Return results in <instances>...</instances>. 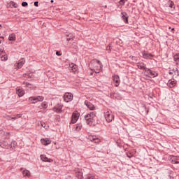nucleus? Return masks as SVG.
Listing matches in <instances>:
<instances>
[{"label":"nucleus","mask_w":179,"mask_h":179,"mask_svg":"<svg viewBox=\"0 0 179 179\" xmlns=\"http://www.w3.org/2000/svg\"><path fill=\"white\" fill-rule=\"evenodd\" d=\"M86 123L88 125H92L93 124V121H94V118H96V114L92 112L90 114L85 116Z\"/></svg>","instance_id":"obj_1"},{"label":"nucleus","mask_w":179,"mask_h":179,"mask_svg":"<svg viewBox=\"0 0 179 179\" xmlns=\"http://www.w3.org/2000/svg\"><path fill=\"white\" fill-rule=\"evenodd\" d=\"M91 65H93V69L96 72V73H99L100 69H101V64L100 63V61L94 60L92 62Z\"/></svg>","instance_id":"obj_2"},{"label":"nucleus","mask_w":179,"mask_h":179,"mask_svg":"<svg viewBox=\"0 0 179 179\" xmlns=\"http://www.w3.org/2000/svg\"><path fill=\"white\" fill-rule=\"evenodd\" d=\"M43 100L44 96H31L29 98V101L32 104H36V103H38V101H43Z\"/></svg>","instance_id":"obj_3"},{"label":"nucleus","mask_w":179,"mask_h":179,"mask_svg":"<svg viewBox=\"0 0 179 179\" xmlns=\"http://www.w3.org/2000/svg\"><path fill=\"white\" fill-rule=\"evenodd\" d=\"M144 74L145 75V76H148V78H156V76H157V73L148 68L144 69Z\"/></svg>","instance_id":"obj_4"},{"label":"nucleus","mask_w":179,"mask_h":179,"mask_svg":"<svg viewBox=\"0 0 179 179\" xmlns=\"http://www.w3.org/2000/svg\"><path fill=\"white\" fill-rule=\"evenodd\" d=\"M63 99L66 103H69V101H72V100H73V95L71 93L66 92Z\"/></svg>","instance_id":"obj_5"},{"label":"nucleus","mask_w":179,"mask_h":179,"mask_svg":"<svg viewBox=\"0 0 179 179\" xmlns=\"http://www.w3.org/2000/svg\"><path fill=\"white\" fill-rule=\"evenodd\" d=\"M105 118L107 122H111L113 120H114V115H113V112L111 110H108L105 113Z\"/></svg>","instance_id":"obj_6"},{"label":"nucleus","mask_w":179,"mask_h":179,"mask_svg":"<svg viewBox=\"0 0 179 179\" xmlns=\"http://www.w3.org/2000/svg\"><path fill=\"white\" fill-rule=\"evenodd\" d=\"M26 62V60L24 59H21L18 61V62L15 64V69H20L23 65H24Z\"/></svg>","instance_id":"obj_7"},{"label":"nucleus","mask_w":179,"mask_h":179,"mask_svg":"<svg viewBox=\"0 0 179 179\" xmlns=\"http://www.w3.org/2000/svg\"><path fill=\"white\" fill-rule=\"evenodd\" d=\"M79 113L78 112H74L72 115L71 117V124H76L78 122V120H79Z\"/></svg>","instance_id":"obj_8"},{"label":"nucleus","mask_w":179,"mask_h":179,"mask_svg":"<svg viewBox=\"0 0 179 179\" xmlns=\"http://www.w3.org/2000/svg\"><path fill=\"white\" fill-rule=\"evenodd\" d=\"M24 90L20 87H16V94H17L18 96L20 97H23L24 96Z\"/></svg>","instance_id":"obj_9"},{"label":"nucleus","mask_w":179,"mask_h":179,"mask_svg":"<svg viewBox=\"0 0 179 179\" xmlns=\"http://www.w3.org/2000/svg\"><path fill=\"white\" fill-rule=\"evenodd\" d=\"M113 82L115 83V86L118 87L120 86V83H121V80H120V76L115 75L113 76Z\"/></svg>","instance_id":"obj_10"},{"label":"nucleus","mask_w":179,"mask_h":179,"mask_svg":"<svg viewBox=\"0 0 179 179\" xmlns=\"http://www.w3.org/2000/svg\"><path fill=\"white\" fill-rule=\"evenodd\" d=\"M41 159L42 160V162H46L48 163H52L54 162L52 159H49L45 155H41Z\"/></svg>","instance_id":"obj_11"},{"label":"nucleus","mask_w":179,"mask_h":179,"mask_svg":"<svg viewBox=\"0 0 179 179\" xmlns=\"http://www.w3.org/2000/svg\"><path fill=\"white\" fill-rule=\"evenodd\" d=\"M41 143L42 145H44L45 146H48V145L51 144V139L46 138H42L41 139Z\"/></svg>","instance_id":"obj_12"},{"label":"nucleus","mask_w":179,"mask_h":179,"mask_svg":"<svg viewBox=\"0 0 179 179\" xmlns=\"http://www.w3.org/2000/svg\"><path fill=\"white\" fill-rule=\"evenodd\" d=\"M88 139L91 141V142H94L95 143H100V140L96 136H89Z\"/></svg>","instance_id":"obj_13"},{"label":"nucleus","mask_w":179,"mask_h":179,"mask_svg":"<svg viewBox=\"0 0 179 179\" xmlns=\"http://www.w3.org/2000/svg\"><path fill=\"white\" fill-rule=\"evenodd\" d=\"M0 148H2V149H9V143H8V141H3L0 142Z\"/></svg>","instance_id":"obj_14"},{"label":"nucleus","mask_w":179,"mask_h":179,"mask_svg":"<svg viewBox=\"0 0 179 179\" xmlns=\"http://www.w3.org/2000/svg\"><path fill=\"white\" fill-rule=\"evenodd\" d=\"M177 85V81L174 79L168 81V86L169 87H174Z\"/></svg>","instance_id":"obj_15"},{"label":"nucleus","mask_w":179,"mask_h":179,"mask_svg":"<svg viewBox=\"0 0 179 179\" xmlns=\"http://www.w3.org/2000/svg\"><path fill=\"white\" fill-rule=\"evenodd\" d=\"M0 58L2 61L8 60V55H6V54H5V52H3V50L0 51Z\"/></svg>","instance_id":"obj_16"},{"label":"nucleus","mask_w":179,"mask_h":179,"mask_svg":"<svg viewBox=\"0 0 179 179\" xmlns=\"http://www.w3.org/2000/svg\"><path fill=\"white\" fill-rule=\"evenodd\" d=\"M142 54H143V58H145L146 59H150V58H152V57H153V55L152 54H150L146 51H143Z\"/></svg>","instance_id":"obj_17"},{"label":"nucleus","mask_w":179,"mask_h":179,"mask_svg":"<svg viewBox=\"0 0 179 179\" xmlns=\"http://www.w3.org/2000/svg\"><path fill=\"white\" fill-rule=\"evenodd\" d=\"M76 176L78 179H83V172H82V170L78 169L76 172Z\"/></svg>","instance_id":"obj_18"},{"label":"nucleus","mask_w":179,"mask_h":179,"mask_svg":"<svg viewBox=\"0 0 179 179\" xmlns=\"http://www.w3.org/2000/svg\"><path fill=\"white\" fill-rule=\"evenodd\" d=\"M85 106H87V108H89L90 110H95L94 105H93L92 103L87 101H85Z\"/></svg>","instance_id":"obj_19"},{"label":"nucleus","mask_w":179,"mask_h":179,"mask_svg":"<svg viewBox=\"0 0 179 179\" xmlns=\"http://www.w3.org/2000/svg\"><path fill=\"white\" fill-rule=\"evenodd\" d=\"M169 73H170V75H173V76H179L178 69H177V68L173 69V70L170 71Z\"/></svg>","instance_id":"obj_20"},{"label":"nucleus","mask_w":179,"mask_h":179,"mask_svg":"<svg viewBox=\"0 0 179 179\" xmlns=\"http://www.w3.org/2000/svg\"><path fill=\"white\" fill-rule=\"evenodd\" d=\"M9 148L10 149H11L12 150H13L14 149H16V147L17 146V143H16V141H13L10 143V145H9Z\"/></svg>","instance_id":"obj_21"},{"label":"nucleus","mask_w":179,"mask_h":179,"mask_svg":"<svg viewBox=\"0 0 179 179\" xmlns=\"http://www.w3.org/2000/svg\"><path fill=\"white\" fill-rule=\"evenodd\" d=\"M122 19L125 23H128V15L125 13H122Z\"/></svg>","instance_id":"obj_22"},{"label":"nucleus","mask_w":179,"mask_h":179,"mask_svg":"<svg viewBox=\"0 0 179 179\" xmlns=\"http://www.w3.org/2000/svg\"><path fill=\"white\" fill-rule=\"evenodd\" d=\"M9 41H16V34H11L8 36Z\"/></svg>","instance_id":"obj_23"},{"label":"nucleus","mask_w":179,"mask_h":179,"mask_svg":"<svg viewBox=\"0 0 179 179\" xmlns=\"http://www.w3.org/2000/svg\"><path fill=\"white\" fill-rule=\"evenodd\" d=\"M53 110L56 113H62V106H56L53 108Z\"/></svg>","instance_id":"obj_24"},{"label":"nucleus","mask_w":179,"mask_h":179,"mask_svg":"<svg viewBox=\"0 0 179 179\" xmlns=\"http://www.w3.org/2000/svg\"><path fill=\"white\" fill-rule=\"evenodd\" d=\"M22 176L24 177H30V171L29 170H27V169L24 170L22 171Z\"/></svg>","instance_id":"obj_25"},{"label":"nucleus","mask_w":179,"mask_h":179,"mask_svg":"<svg viewBox=\"0 0 179 179\" xmlns=\"http://www.w3.org/2000/svg\"><path fill=\"white\" fill-rule=\"evenodd\" d=\"M172 163L177 164L179 163V157H173L172 159Z\"/></svg>","instance_id":"obj_26"},{"label":"nucleus","mask_w":179,"mask_h":179,"mask_svg":"<svg viewBox=\"0 0 179 179\" xmlns=\"http://www.w3.org/2000/svg\"><path fill=\"white\" fill-rule=\"evenodd\" d=\"M137 66L139 69H144L145 70V66H146V65L145 64V63H138L137 64Z\"/></svg>","instance_id":"obj_27"},{"label":"nucleus","mask_w":179,"mask_h":179,"mask_svg":"<svg viewBox=\"0 0 179 179\" xmlns=\"http://www.w3.org/2000/svg\"><path fill=\"white\" fill-rule=\"evenodd\" d=\"M70 68H71V71L72 72H76L78 71V66L75 64H72Z\"/></svg>","instance_id":"obj_28"},{"label":"nucleus","mask_w":179,"mask_h":179,"mask_svg":"<svg viewBox=\"0 0 179 179\" xmlns=\"http://www.w3.org/2000/svg\"><path fill=\"white\" fill-rule=\"evenodd\" d=\"M41 125V127L43 128H45V129H48V127L45 126V123L43 122H38V125Z\"/></svg>","instance_id":"obj_29"},{"label":"nucleus","mask_w":179,"mask_h":179,"mask_svg":"<svg viewBox=\"0 0 179 179\" xmlns=\"http://www.w3.org/2000/svg\"><path fill=\"white\" fill-rule=\"evenodd\" d=\"M41 108H47L48 107V105L47 104V102L44 101L41 105Z\"/></svg>","instance_id":"obj_30"},{"label":"nucleus","mask_w":179,"mask_h":179,"mask_svg":"<svg viewBox=\"0 0 179 179\" xmlns=\"http://www.w3.org/2000/svg\"><path fill=\"white\" fill-rule=\"evenodd\" d=\"M169 8H174V2H173V1H169Z\"/></svg>","instance_id":"obj_31"},{"label":"nucleus","mask_w":179,"mask_h":179,"mask_svg":"<svg viewBox=\"0 0 179 179\" xmlns=\"http://www.w3.org/2000/svg\"><path fill=\"white\" fill-rule=\"evenodd\" d=\"M174 61H178L179 59V53H177L176 55L173 56Z\"/></svg>","instance_id":"obj_32"},{"label":"nucleus","mask_w":179,"mask_h":179,"mask_svg":"<svg viewBox=\"0 0 179 179\" xmlns=\"http://www.w3.org/2000/svg\"><path fill=\"white\" fill-rule=\"evenodd\" d=\"M10 5L13 6V8H17V3H16L13 1L10 2Z\"/></svg>","instance_id":"obj_33"},{"label":"nucleus","mask_w":179,"mask_h":179,"mask_svg":"<svg viewBox=\"0 0 179 179\" xmlns=\"http://www.w3.org/2000/svg\"><path fill=\"white\" fill-rule=\"evenodd\" d=\"M125 2H127V0H120L119 1L120 5L124 6L125 5Z\"/></svg>","instance_id":"obj_34"},{"label":"nucleus","mask_w":179,"mask_h":179,"mask_svg":"<svg viewBox=\"0 0 179 179\" xmlns=\"http://www.w3.org/2000/svg\"><path fill=\"white\" fill-rule=\"evenodd\" d=\"M15 118L17 120V118L22 117V114H17V115H15Z\"/></svg>","instance_id":"obj_35"},{"label":"nucleus","mask_w":179,"mask_h":179,"mask_svg":"<svg viewBox=\"0 0 179 179\" xmlns=\"http://www.w3.org/2000/svg\"><path fill=\"white\" fill-rule=\"evenodd\" d=\"M86 179H94V176H92V175H90L87 177Z\"/></svg>","instance_id":"obj_36"},{"label":"nucleus","mask_w":179,"mask_h":179,"mask_svg":"<svg viewBox=\"0 0 179 179\" xmlns=\"http://www.w3.org/2000/svg\"><path fill=\"white\" fill-rule=\"evenodd\" d=\"M24 85H25V86H27V87H29V86H31V85L29 83H24Z\"/></svg>","instance_id":"obj_37"},{"label":"nucleus","mask_w":179,"mask_h":179,"mask_svg":"<svg viewBox=\"0 0 179 179\" xmlns=\"http://www.w3.org/2000/svg\"><path fill=\"white\" fill-rule=\"evenodd\" d=\"M28 3L27 2H22V6H27Z\"/></svg>","instance_id":"obj_38"},{"label":"nucleus","mask_w":179,"mask_h":179,"mask_svg":"<svg viewBox=\"0 0 179 179\" xmlns=\"http://www.w3.org/2000/svg\"><path fill=\"white\" fill-rule=\"evenodd\" d=\"M81 129H82V128L80 127V126H77V127H76V131H80Z\"/></svg>","instance_id":"obj_39"},{"label":"nucleus","mask_w":179,"mask_h":179,"mask_svg":"<svg viewBox=\"0 0 179 179\" xmlns=\"http://www.w3.org/2000/svg\"><path fill=\"white\" fill-rule=\"evenodd\" d=\"M10 118L11 120H17L15 115H12L11 117H10Z\"/></svg>","instance_id":"obj_40"},{"label":"nucleus","mask_w":179,"mask_h":179,"mask_svg":"<svg viewBox=\"0 0 179 179\" xmlns=\"http://www.w3.org/2000/svg\"><path fill=\"white\" fill-rule=\"evenodd\" d=\"M127 156L129 157V159H131V157H132V155L127 153Z\"/></svg>","instance_id":"obj_41"},{"label":"nucleus","mask_w":179,"mask_h":179,"mask_svg":"<svg viewBox=\"0 0 179 179\" xmlns=\"http://www.w3.org/2000/svg\"><path fill=\"white\" fill-rule=\"evenodd\" d=\"M34 6H38V1H35L34 2Z\"/></svg>","instance_id":"obj_42"},{"label":"nucleus","mask_w":179,"mask_h":179,"mask_svg":"<svg viewBox=\"0 0 179 179\" xmlns=\"http://www.w3.org/2000/svg\"><path fill=\"white\" fill-rule=\"evenodd\" d=\"M56 55H59V56L61 55V52L57 51V52H56Z\"/></svg>","instance_id":"obj_43"},{"label":"nucleus","mask_w":179,"mask_h":179,"mask_svg":"<svg viewBox=\"0 0 179 179\" xmlns=\"http://www.w3.org/2000/svg\"><path fill=\"white\" fill-rule=\"evenodd\" d=\"M106 50H110V46H107Z\"/></svg>","instance_id":"obj_44"},{"label":"nucleus","mask_w":179,"mask_h":179,"mask_svg":"<svg viewBox=\"0 0 179 179\" xmlns=\"http://www.w3.org/2000/svg\"><path fill=\"white\" fill-rule=\"evenodd\" d=\"M171 31H174V28H173V29H171Z\"/></svg>","instance_id":"obj_45"},{"label":"nucleus","mask_w":179,"mask_h":179,"mask_svg":"<svg viewBox=\"0 0 179 179\" xmlns=\"http://www.w3.org/2000/svg\"><path fill=\"white\" fill-rule=\"evenodd\" d=\"M69 40H71V38L67 39V41H69Z\"/></svg>","instance_id":"obj_46"},{"label":"nucleus","mask_w":179,"mask_h":179,"mask_svg":"<svg viewBox=\"0 0 179 179\" xmlns=\"http://www.w3.org/2000/svg\"><path fill=\"white\" fill-rule=\"evenodd\" d=\"M51 2H52V3L54 2V0H51Z\"/></svg>","instance_id":"obj_47"},{"label":"nucleus","mask_w":179,"mask_h":179,"mask_svg":"<svg viewBox=\"0 0 179 179\" xmlns=\"http://www.w3.org/2000/svg\"><path fill=\"white\" fill-rule=\"evenodd\" d=\"M1 43H2V41H1V39H0V44H1Z\"/></svg>","instance_id":"obj_48"},{"label":"nucleus","mask_w":179,"mask_h":179,"mask_svg":"<svg viewBox=\"0 0 179 179\" xmlns=\"http://www.w3.org/2000/svg\"><path fill=\"white\" fill-rule=\"evenodd\" d=\"M0 38H3V37H0Z\"/></svg>","instance_id":"obj_49"},{"label":"nucleus","mask_w":179,"mask_h":179,"mask_svg":"<svg viewBox=\"0 0 179 179\" xmlns=\"http://www.w3.org/2000/svg\"><path fill=\"white\" fill-rule=\"evenodd\" d=\"M55 143V145H57V143Z\"/></svg>","instance_id":"obj_50"},{"label":"nucleus","mask_w":179,"mask_h":179,"mask_svg":"<svg viewBox=\"0 0 179 179\" xmlns=\"http://www.w3.org/2000/svg\"><path fill=\"white\" fill-rule=\"evenodd\" d=\"M169 29H171V27H169Z\"/></svg>","instance_id":"obj_51"},{"label":"nucleus","mask_w":179,"mask_h":179,"mask_svg":"<svg viewBox=\"0 0 179 179\" xmlns=\"http://www.w3.org/2000/svg\"><path fill=\"white\" fill-rule=\"evenodd\" d=\"M0 27H1V24H0Z\"/></svg>","instance_id":"obj_52"},{"label":"nucleus","mask_w":179,"mask_h":179,"mask_svg":"<svg viewBox=\"0 0 179 179\" xmlns=\"http://www.w3.org/2000/svg\"><path fill=\"white\" fill-rule=\"evenodd\" d=\"M113 1H115V0H113Z\"/></svg>","instance_id":"obj_53"}]
</instances>
